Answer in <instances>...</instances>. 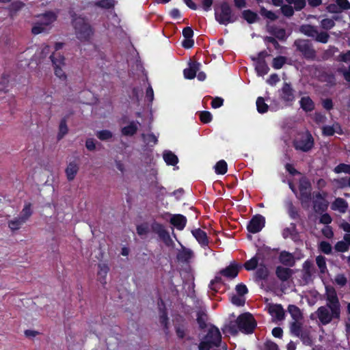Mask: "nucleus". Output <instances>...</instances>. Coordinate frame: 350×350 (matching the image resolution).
I'll use <instances>...</instances> for the list:
<instances>
[{"instance_id":"23","label":"nucleus","mask_w":350,"mask_h":350,"mask_svg":"<svg viewBox=\"0 0 350 350\" xmlns=\"http://www.w3.org/2000/svg\"><path fill=\"white\" fill-rule=\"evenodd\" d=\"M200 64L199 62H192L189 64V67L184 69V77L187 79H193L196 77L197 72L200 70Z\"/></svg>"},{"instance_id":"60","label":"nucleus","mask_w":350,"mask_h":350,"mask_svg":"<svg viewBox=\"0 0 350 350\" xmlns=\"http://www.w3.org/2000/svg\"><path fill=\"white\" fill-rule=\"evenodd\" d=\"M235 290L239 296H244L248 293L247 287L243 283L238 284L235 287Z\"/></svg>"},{"instance_id":"58","label":"nucleus","mask_w":350,"mask_h":350,"mask_svg":"<svg viewBox=\"0 0 350 350\" xmlns=\"http://www.w3.org/2000/svg\"><path fill=\"white\" fill-rule=\"evenodd\" d=\"M334 281L336 284L340 287L345 286L347 283V279L342 273L337 274L334 278Z\"/></svg>"},{"instance_id":"29","label":"nucleus","mask_w":350,"mask_h":350,"mask_svg":"<svg viewBox=\"0 0 350 350\" xmlns=\"http://www.w3.org/2000/svg\"><path fill=\"white\" fill-rule=\"evenodd\" d=\"M69 118V115L65 116L62 118L59 125V131L57 133V139H62L68 132V128L67 126V120Z\"/></svg>"},{"instance_id":"27","label":"nucleus","mask_w":350,"mask_h":350,"mask_svg":"<svg viewBox=\"0 0 350 350\" xmlns=\"http://www.w3.org/2000/svg\"><path fill=\"white\" fill-rule=\"evenodd\" d=\"M79 171V166L75 162H70L65 170V173L67 177V179L69 181L73 180Z\"/></svg>"},{"instance_id":"28","label":"nucleus","mask_w":350,"mask_h":350,"mask_svg":"<svg viewBox=\"0 0 350 350\" xmlns=\"http://www.w3.org/2000/svg\"><path fill=\"white\" fill-rule=\"evenodd\" d=\"M269 276V270L265 265L260 264L255 272V280L257 282L266 280Z\"/></svg>"},{"instance_id":"64","label":"nucleus","mask_w":350,"mask_h":350,"mask_svg":"<svg viewBox=\"0 0 350 350\" xmlns=\"http://www.w3.org/2000/svg\"><path fill=\"white\" fill-rule=\"evenodd\" d=\"M136 230H137V233L139 236H143V235L148 234V226L146 224H142L137 226Z\"/></svg>"},{"instance_id":"43","label":"nucleus","mask_w":350,"mask_h":350,"mask_svg":"<svg viewBox=\"0 0 350 350\" xmlns=\"http://www.w3.org/2000/svg\"><path fill=\"white\" fill-rule=\"evenodd\" d=\"M256 108L259 113H265L268 111L269 106L265 102L264 98L259 96L256 99Z\"/></svg>"},{"instance_id":"11","label":"nucleus","mask_w":350,"mask_h":350,"mask_svg":"<svg viewBox=\"0 0 350 350\" xmlns=\"http://www.w3.org/2000/svg\"><path fill=\"white\" fill-rule=\"evenodd\" d=\"M151 230L152 232L157 234L159 239L167 246H173L174 243L171 239L169 232L165 228L163 224L154 221L151 224Z\"/></svg>"},{"instance_id":"19","label":"nucleus","mask_w":350,"mask_h":350,"mask_svg":"<svg viewBox=\"0 0 350 350\" xmlns=\"http://www.w3.org/2000/svg\"><path fill=\"white\" fill-rule=\"evenodd\" d=\"M159 306V322L164 329H168V317L165 303L162 299H159L158 302Z\"/></svg>"},{"instance_id":"55","label":"nucleus","mask_w":350,"mask_h":350,"mask_svg":"<svg viewBox=\"0 0 350 350\" xmlns=\"http://www.w3.org/2000/svg\"><path fill=\"white\" fill-rule=\"evenodd\" d=\"M319 250L325 254H330L332 253V247L329 242L322 241L319 244Z\"/></svg>"},{"instance_id":"21","label":"nucleus","mask_w":350,"mask_h":350,"mask_svg":"<svg viewBox=\"0 0 350 350\" xmlns=\"http://www.w3.org/2000/svg\"><path fill=\"white\" fill-rule=\"evenodd\" d=\"M187 221L185 216L180 214H176L170 218V222L178 230H183L186 226Z\"/></svg>"},{"instance_id":"7","label":"nucleus","mask_w":350,"mask_h":350,"mask_svg":"<svg viewBox=\"0 0 350 350\" xmlns=\"http://www.w3.org/2000/svg\"><path fill=\"white\" fill-rule=\"evenodd\" d=\"M290 331L293 336L299 338L304 345H313L314 341L310 329L304 328L301 322H292Z\"/></svg>"},{"instance_id":"2","label":"nucleus","mask_w":350,"mask_h":350,"mask_svg":"<svg viewBox=\"0 0 350 350\" xmlns=\"http://www.w3.org/2000/svg\"><path fill=\"white\" fill-rule=\"evenodd\" d=\"M256 321L249 312L240 314L237 320L230 322L228 326V332L232 336L238 334L239 331L245 334H252L256 327Z\"/></svg>"},{"instance_id":"17","label":"nucleus","mask_w":350,"mask_h":350,"mask_svg":"<svg viewBox=\"0 0 350 350\" xmlns=\"http://www.w3.org/2000/svg\"><path fill=\"white\" fill-rule=\"evenodd\" d=\"M205 339L208 341H211V344L215 347H219L221 341V335L219 329L213 325L209 328Z\"/></svg>"},{"instance_id":"32","label":"nucleus","mask_w":350,"mask_h":350,"mask_svg":"<svg viewBox=\"0 0 350 350\" xmlns=\"http://www.w3.org/2000/svg\"><path fill=\"white\" fill-rule=\"evenodd\" d=\"M25 6V3L20 1L12 2L8 7L9 16L14 18L18 11H20Z\"/></svg>"},{"instance_id":"13","label":"nucleus","mask_w":350,"mask_h":350,"mask_svg":"<svg viewBox=\"0 0 350 350\" xmlns=\"http://www.w3.org/2000/svg\"><path fill=\"white\" fill-rule=\"evenodd\" d=\"M295 92L290 83L284 82L279 90L280 98L286 104L291 105L295 100Z\"/></svg>"},{"instance_id":"8","label":"nucleus","mask_w":350,"mask_h":350,"mask_svg":"<svg viewBox=\"0 0 350 350\" xmlns=\"http://www.w3.org/2000/svg\"><path fill=\"white\" fill-rule=\"evenodd\" d=\"M293 46H295L296 51L300 53L304 59L310 61L316 59L317 51L309 40L297 39L294 41Z\"/></svg>"},{"instance_id":"36","label":"nucleus","mask_w":350,"mask_h":350,"mask_svg":"<svg viewBox=\"0 0 350 350\" xmlns=\"http://www.w3.org/2000/svg\"><path fill=\"white\" fill-rule=\"evenodd\" d=\"M98 280L100 281V282L101 284H106V276L109 270V268L106 264H104V263L98 264Z\"/></svg>"},{"instance_id":"50","label":"nucleus","mask_w":350,"mask_h":350,"mask_svg":"<svg viewBox=\"0 0 350 350\" xmlns=\"http://www.w3.org/2000/svg\"><path fill=\"white\" fill-rule=\"evenodd\" d=\"M280 10L282 14L288 18L293 16L295 13V9L290 5H282L280 8Z\"/></svg>"},{"instance_id":"62","label":"nucleus","mask_w":350,"mask_h":350,"mask_svg":"<svg viewBox=\"0 0 350 350\" xmlns=\"http://www.w3.org/2000/svg\"><path fill=\"white\" fill-rule=\"evenodd\" d=\"M193 255L192 251L190 250H184L181 254H179L178 258L182 261L187 262L191 258Z\"/></svg>"},{"instance_id":"39","label":"nucleus","mask_w":350,"mask_h":350,"mask_svg":"<svg viewBox=\"0 0 350 350\" xmlns=\"http://www.w3.org/2000/svg\"><path fill=\"white\" fill-rule=\"evenodd\" d=\"M25 223L24 219L18 216L8 221V227L12 231H15L19 230Z\"/></svg>"},{"instance_id":"48","label":"nucleus","mask_w":350,"mask_h":350,"mask_svg":"<svg viewBox=\"0 0 350 350\" xmlns=\"http://www.w3.org/2000/svg\"><path fill=\"white\" fill-rule=\"evenodd\" d=\"M286 62V57L284 56H278L273 58L272 62V66L275 69H280L285 64Z\"/></svg>"},{"instance_id":"59","label":"nucleus","mask_w":350,"mask_h":350,"mask_svg":"<svg viewBox=\"0 0 350 350\" xmlns=\"http://www.w3.org/2000/svg\"><path fill=\"white\" fill-rule=\"evenodd\" d=\"M334 249L339 252H345L349 250V246L345 241H340L336 243Z\"/></svg>"},{"instance_id":"15","label":"nucleus","mask_w":350,"mask_h":350,"mask_svg":"<svg viewBox=\"0 0 350 350\" xmlns=\"http://www.w3.org/2000/svg\"><path fill=\"white\" fill-rule=\"evenodd\" d=\"M241 268V264L233 261L226 268L221 269L218 274L228 279H234L238 275Z\"/></svg>"},{"instance_id":"24","label":"nucleus","mask_w":350,"mask_h":350,"mask_svg":"<svg viewBox=\"0 0 350 350\" xmlns=\"http://www.w3.org/2000/svg\"><path fill=\"white\" fill-rule=\"evenodd\" d=\"M138 124H140L138 121H131L127 126L121 129L122 135L126 137L133 136L138 130Z\"/></svg>"},{"instance_id":"1","label":"nucleus","mask_w":350,"mask_h":350,"mask_svg":"<svg viewBox=\"0 0 350 350\" xmlns=\"http://www.w3.org/2000/svg\"><path fill=\"white\" fill-rule=\"evenodd\" d=\"M326 305L318 308L316 314L319 321L324 325L333 320H340L341 305L336 289L332 286H325Z\"/></svg>"},{"instance_id":"38","label":"nucleus","mask_w":350,"mask_h":350,"mask_svg":"<svg viewBox=\"0 0 350 350\" xmlns=\"http://www.w3.org/2000/svg\"><path fill=\"white\" fill-rule=\"evenodd\" d=\"M348 207L347 202L342 198H338L332 204V209H338L342 213L346 212Z\"/></svg>"},{"instance_id":"16","label":"nucleus","mask_w":350,"mask_h":350,"mask_svg":"<svg viewBox=\"0 0 350 350\" xmlns=\"http://www.w3.org/2000/svg\"><path fill=\"white\" fill-rule=\"evenodd\" d=\"M282 236L284 239L291 238L295 243L301 241L299 232L295 223H291L289 227L284 228L282 231Z\"/></svg>"},{"instance_id":"53","label":"nucleus","mask_w":350,"mask_h":350,"mask_svg":"<svg viewBox=\"0 0 350 350\" xmlns=\"http://www.w3.org/2000/svg\"><path fill=\"white\" fill-rule=\"evenodd\" d=\"M200 120L204 124H208L211 122L213 116L208 111H202L200 112Z\"/></svg>"},{"instance_id":"25","label":"nucleus","mask_w":350,"mask_h":350,"mask_svg":"<svg viewBox=\"0 0 350 350\" xmlns=\"http://www.w3.org/2000/svg\"><path fill=\"white\" fill-rule=\"evenodd\" d=\"M40 18L41 20L40 22H42V24L48 28V27L51 26V25L57 20V16L53 11H47L41 14Z\"/></svg>"},{"instance_id":"45","label":"nucleus","mask_w":350,"mask_h":350,"mask_svg":"<svg viewBox=\"0 0 350 350\" xmlns=\"http://www.w3.org/2000/svg\"><path fill=\"white\" fill-rule=\"evenodd\" d=\"M94 5L103 9H111L115 5L114 0H98L94 3Z\"/></svg>"},{"instance_id":"18","label":"nucleus","mask_w":350,"mask_h":350,"mask_svg":"<svg viewBox=\"0 0 350 350\" xmlns=\"http://www.w3.org/2000/svg\"><path fill=\"white\" fill-rule=\"evenodd\" d=\"M269 313L277 321H282L285 318V312L281 304H272L269 306Z\"/></svg>"},{"instance_id":"22","label":"nucleus","mask_w":350,"mask_h":350,"mask_svg":"<svg viewBox=\"0 0 350 350\" xmlns=\"http://www.w3.org/2000/svg\"><path fill=\"white\" fill-rule=\"evenodd\" d=\"M293 271L288 267L278 266L275 269V275L279 280L286 282L291 278Z\"/></svg>"},{"instance_id":"51","label":"nucleus","mask_w":350,"mask_h":350,"mask_svg":"<svg viewBox=\"0 0 350 350\" xmlns=\"http://www.w3.org/2000/svg\"><path fill=\"white\" fill-rule=\"evenodd\" d=\"M46 31L47 27H45L42 22L40 21L36 23L31 29V33L34 35H38Z\"/></svg>"},{"instance_id":"42","label":"nucleus","mask_w":350,"mask_h":350,"mask_svg":"<svg viewBox=\"0 0 350 350\" xmlns=\"http://www.w3.org/2000/svg\"><path fill=\"white\" fill-rule=\"evenodd\" d=\"M258 261L259 258L256 256H254L242 265V267H243L247 271L254 270L258 267Z\"/></svg>"},{"instance_id":"56","label":"nucleus","mask_w":350,"mask_h":350,"mask_svg":"<svg viewBox=\"0 0 350 350\" xmlns=\"http://www.w3.org/2000/svg\"><path fill=\"white\" fill-rule=\"evenodd\" d=\"M223 283L222 278L220 275H215V278L212 280L208 285L209 288L215 292L217 291V284H221Z\"/></svg>"},{"instance_id":"9","label":"nucleus","mask_w":350,"mask_h":350,"mask_svg":"<svg viewBox=\"0 0 350 350\" xmlns=\"http://www.w3.org/2000/svg\"><path fill=\"white\" fill-rule=\"evenodd\" d=\"M50 59L54 68L55 76L62 81H66L67 76L62 68L65 66L64 56L59 53H53L50 56Z\"/></svg>"},{"instance_id":"5","label":"nucleus","mask_w":350,"mask_h":350,"mask_svg":"<svg viewBox=\"0 0 350 350\" xmlns=\"http://www.w3.org/2000/svg\"><path fill=\"white\" fill-rule=\"evenodd\" d=\"M298 189L299 193L297 192L296 198L299 200L304 208H308L312 199V188L311 182L306 176H302L299 178Z\"/></svg>"},{"instance_id":"63","label":"nucleus","mask_w":350,"mask_h":350,"mask_svg":"<svg viewBox=\"0 0 350 350\" xmlns=\"http://www.w3.org/2000/svg\"><path fill=\"white\" fill-rule=\"evenodd\" d=\"M314 208L316 211L324 212L327 208V202L325 200L321 201V202H314Z\"/></svg>"},{"instance_id":"44","label":"nucleus","mask_w":350,"mask_h":350,"mask_svg":"<svg viewBox=\"0 0 350 350\" xmlns=\"http://www.w3.org/2000/svg\"><path fill=\"white\" fill-rule=\"evenodd\" d=\"M228 165L224 160H220L215 165V171L217 174L224 175L227 172Z\"/></svg>"},{"instance_id":"3","label":"nucleus","mask_w":350,"mask_h":350,"mask_svg":"<svg viewBox=\"0 0 350 350\" xmlns=\"http://www.w3.org/2000/svg\"><path fill=\"white\" fill-rule=\"evenodd\" d=\"M71 24L75 29L76 37L81 42H88L94 34V29L85 17L70 12Z\"/></svg>"},{"instance_id":"26","label":"nucleus","mask_w":350,"mask_h":350,"mask_svg":"<svg viewBox=\"0 0 350 350\" xmlns=\"http://www.w3.org/2000/svg\"><path fill=\"white\" fill-rule=\"evenodd\" d=\"M301 108L306 112H310L314 109L315 105L313 100L308 96L301 97L299 100Z\"/></svg>"},{"instance_id":"14","label":"nucleus","mask_w":350,"mask_h":350,"mask_svg":"<svg viewBox=\"0 0 350 350\" xmlns=\"http://www.w3.org/2000/svg\"><path fill=\"white\" fill-rule=\"evenodd\" d=\"M265 225V218L260 214L255 215L252 217L247 225V230L249 232L256 234L259 232Z\"/></svg>"},{"instance_id":"31","label":"nucleus","mask_w":350,"mask_h":350,"mask_svg":"<svg viewBox=\"0 0 350 350\" xmlns=\"http://www.w3.org/2000/svg\"><path fill=\"white\" fill-rule=\"evenodd\" d=\"M241 14L243 18L249 24H253L259 20L258 14L251 10H245Z\"/></svg>"},{"instance_id":"6","label":"nucleus","mask_w":350,"mask_h":350,"mask_svg":"<svg viewBox=\"0 0 350 350\" xmlns=\"http://www.w3.org/2000/svg\"><path fill=\"white\" fill-rule=\"evenodd\" d=\"M299 31L304 35L312 38L316 42L326 44L330 38L327 31H319L318 27L310 24L301 25L299 27Z\"/></svg>"},{"instance_id":"30","label":"nucleus","mask_w":350,"mask_h":350,"mask_svg":"<svg viewBox=\"0 0 350 350\" xmlns=\"http://www.w3.org/2000/svg\"><path fill=\"white\" fill-rule=\"evenodd\" d=\"M280 262L286 266H293L295 263L292 254L286 251H282L279 256Z\"/></svg>"},{"instance_id":"61","label":"nucleus","mask_w":350,"mask_h":350,"mask_svg":"<svg viewBox=\"0 0 350 350\" xmlns=\"http://www.w3.org/2000/svg\"><path fill=\"white\" fill-rule=\"evenodd\" d=\"M326 10L328 12L332 14H338L342 12L340 9L338 3L336 1L334 3H330L326 7Z\"/></svg>"},{"instance_id":"37","label":"nucleus","mask_w":350,"mask_h":350,"mask_svg":"<svg viewBox=\"0 0 350 350\" xmlns=\"http://www.w3.org/2000/svg\"><path fill=\"white\" fill-rule=\"evenodd\" d=\"M163 159L167 165L174 166L178 162L177 156L170 150H166L163 152Z\"/></svg>"},{"instance_id":"49","label":"nucleus","mask_w":350,"mask_h":350,"mask_svg":"<svg viewBox=\"0 0 350 350\" xmlns=\"http://www.w3.org/2000/svg\"><path fill=\"white\" fill-rule=\"evenodd\" d=\"M260 14L262 16H264V17H265V18H268V19H269V20H271L272 21H275L278 18V16L273 12H272L271 10H267L263 6L260 7Z\"/></svg>"},{"instance_id":"57","label":"nucleus","mask_w":350,"mask_h":350,"mask_svg":"<svg viewBox=\"0 0 350 350\" xmlns=\"http://www.w3.org/2000/svg\"><path fill=\"white\" fill-rule=\"evenodd\" d=\"M321 27L329 30L335 26V22L331 18H324L321 21Z\"/></svg>"},{"instance_id":"40","label":"nucleus","mask_w":350,"mask_h":350,"mask_svg":"<svg viewBox=\"0 0 350 350\" xmlns=\"http://www.w3.org/2000/svg\"><path fill=\"white\" fill-rule=\"evenodd\" d=\"M33 211L31 208V204L30 202L25 203L19 217L24 219L26 222L29 217L32 215Z\"/></svg>"},{"instance_id":"33","label":"nucleus","mask_w":350,"mask_h":350,"mask_svg":"<svg viewBox=\"0 0 350 350\" xmlns=\"http://www.w3.org/2000/svg\"><path fill=\"white\" fill-rule=\"evenodd\" d=\"M288 311L290 313L292 319L294 320L293 322H299V320L302 319L303 314L299 308L297 306L290 304L288 306Z\"/></svg>"},{"instance_id":"35","label":"nucleus","mask_w":350,"mask_h":350,"mask_svg":"<svg viewBox=\"0 0 350 350\" xmlns=\"http://www.w3.org/2000/svg\"><path fill=\"white\" fill-rule=\"evenodd\" d=\"M286 207L289 217L292 219H300V214L297 208L294 206L291 200H288L286 202Z\"/></svg>"},{"instance_id":"12","label":"nucleus","mask_w":350,"mask_h":350,"mask_svg":"<svg viewBox=\"0 0 350 350\" xmlns=\"http://www.w3.org/2000/svg\"><path fill=\"white\" fill-rule=\"evenodd\" d=\"M293 144L295 150L308 152L313 148L314 141L311 133L307 132L305 135L301 136L299 139H295Z\"/></svg>"},{"instance_id":"4","label":"nucleus","mask_w":350,"mask_h":350,"mask_svg":"<svg viewBox=\"0 0 350 350\" xmlns=\"http://www.w3.org/2000/svg\"><path fill=\"white\" fill-rule=\"evenodd\" d=\"M215 18L220 25H227L239 20V15L236 14L231 6L226 1L220 3L219 7L215 9Z\"/></svg>"},{"instance_id":"10","label":"nucleus","mask_w":350,"mask_h":350,"mask_svg":"<svg viewBox=\"0 0 350 350\" xmlns=\"http://www.w3.org/2000/svg\"><path fill=\"white\" fill-rule=\"evenodd\" d=\"M151 230L152 232L157 234L159 239L167 246H173L174 243L171 239L169 232L165 228L163 224L154 221L151 224Z\"/></svg>"},{"instance_id":"20","label":"nucleus","mask_w":350,"mask_h":350,"mask_svg":"<svg viewBox=\"0 0 350 350\" xmlns=\"http://www.w3.org/2000/svg\"><path fill=\"white\" fill-rule=\"evenodd\" d=\"M193 236L197 240L198 243L204 247L208 245V239L205 231L200 228L194 229L191 231Z\"/></svg>"},{"instance_id":"52","label":"nucleus","mask_w":350,"mask_h":350,"mask_svg":"<svg viewBox=\"0 0 350 350\" xmlns=\"http://www.w3.org/2000/svg\"><path fill=\"white\" fill-rule=\"evenodd\" d=\"M316 263L320 269L321 273H324L327 269L325 258L321 255L316 258Z\"/></svg>"},{"instance_id":"34","label":"nucleus","mask_w":350,"mask_h":350,"mask_svg":"<svg viewBox=\"0 0 350 350\" xmlns=\"http://www.w3.org/2000/svg\"><path fill=\"white\" fill-rule=\"evenodd\" d=\"M255 70L259 76H264L269 71V68L265 60L255 62Z\"/></svg>"},{"instance_id":"46","label":"nucleus","mask_w":350,"mask_h":350,"mask_svg":"<svg viewBox=\"0 0 350 350\" xmlns=\"http://www.w3.org/2000/svg\"><path fill=\"white\" fill-rule=\"evenodd\" d=\"M197 322L199 325V327L200 329H204L206 327V320L207 317L206 314L202 312L199 311L197 314Z\"/></svg>"},{"instance_id":"41","label":"nucleus","mask_w":350,"mask_h":350,"mask_svg":"<svg viewBox=\"0 0 350 350\" xmlns=\"http://www.w3.org/2000/svg\"><path fill=\"white\" fill-rule=\"evenodd\" d=\"M269 33L280 40H284L286 39V31L284 28L271 27Z\"/></svg>"},{"instance_id":"47","label":"nucleus","mask_w":350,"mask_h":350,"mask_svg":"<svg viewBox=\"0 0 350 350\" xmlns=\"http://www.w3.org/2000/svg\"><path fill=\"white\" fill-rule=\"evenodd\" d=\"M96 137L101 141H107L113 137V133L109 130H101L96 133Z\"/></svg>"},{"instance_id":"54","label":"nucleus","mask_w":350,"mask_h":350,"mask_svg":"<svg viewBox=\"0 0 350 350\" xmlns=\"http://www.w3.org/2000/svg\"><path fill=\"white\" fill-rule=\"evenodd\" d=\"M334 171L336 174L344 172L350 174V165L345 163H340L335 167Z\"/></svg>"}]
</instances>
